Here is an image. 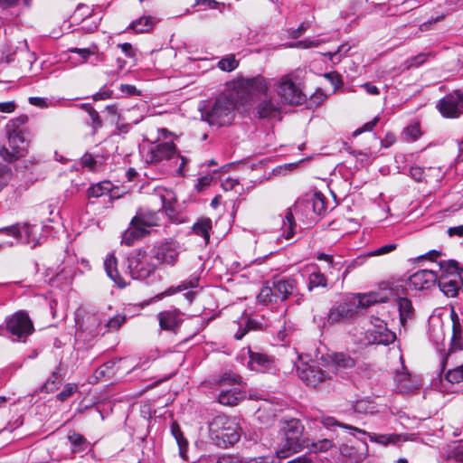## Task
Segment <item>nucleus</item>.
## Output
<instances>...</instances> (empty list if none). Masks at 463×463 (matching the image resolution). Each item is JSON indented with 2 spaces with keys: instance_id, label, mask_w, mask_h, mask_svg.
<instances>
[{
  "instance_id": "ddd939ff",
  "label": "nucleus",
  "mask_w": 463,
  "mask_h": 463,
  "mask_svg": "<svg viewBox=\"0 0 463 463\" xmlns=\"http://www.w3.org/2000/svg\"><path fill=\"white\" fill-rule=\"evenodd\" d=\"M437 109L444 118H456L463 114V93L454 91L439 100Z\"/></svg>"
},
{
  "instance_id": "de8ad7c7",
  "label": "nucleus",
  "mask_w": 463,
  "mask_h": 463,
  "mask_svg": "<svg viewBox=\"0 0 463 463\" xmlns=\"http://www.w3.org/2000/svg\"><path fill=\"white\" fill-rule=\"evenodd\" d=\"M78 390L76 383H67L61 392L57 395V399L61 402H65Z\"/></svg>"
},
{
  "instance_id": "338daca9",
  "label": "nucleus",
  "mask_w": 463,
  "mask_h": 463,
  "mask_svg": "<svg viewBox=\"0 0 463 463\" xmlns=\"http://www.w3.org/2000/svg\"><path fill=\"white\" fill-rule=\"evenodd\" d=\"M120 90L122 92H124L129 96L139 94V91L137 90V88L134 85L122 84L120 86Z\"/></svg>"
},
{
  "instance_id": "7ed1b4c3",
  "label": "nucleus",
  "mask_w": 463,
  "mask_h": 463,
  "mask_svg": "<svg viewBox=\"0 0 463 463\" xmlns=\"http://www.w3.org/2000/svg\"><path fill=\"white\" fill-rule=\"evenodd\" d=\"M236 102L233 92L217 97L208 109H202V119L211 126L222 127L230 125L235 117Z\"/></svg>"
},
{
  "instance_id": "c03bdc74",
  "label": "nucleus",
  "mask_w": 463,
  "mask_h": 463,
  "mask_svg": "<svg viewBox=\"0 0 463 463\" xmlns=\"http://www.w3.org/2000/svg\"><path fill=\"white\" fill-rule=\"evenodd\" d=\"M445 378L451 383H459L463 382V364L454 369L449 370L445 374Z\"/></svg>"
},
{
  "instance_id": "603ef678",
  "label": "nucleus",
  "mask_w": 463,
  "mask_h": 463,
  "mask_svg": "<svg viewBox=\"0 0 463 463\" xmlns=\"http://www.w3.org/2000/svg\"><path fill=\"white\" fill-rule=\"evenodd\" d=\"M217 463H250L239 455H225L220 458Z\"/></svg>"
},
{
  "instance_id": "9d476101",
  "label": "nucleus",
  "mask_w": 463,
  "mask_h": 463,
  "mask_svg": "<svg viewBox=\"0 0 463 463\" xmlns=\"http://www.w3.org/2000/svg\"><path fill=\"white\" fill-rule=\"evenodd\" d=\"M5 322L8 332L18 339H25L34 331L33 321L24 310L15 312Z\"/></svg>"
},
{
  "instance_id": "3c124183",
  "label": "nucleus",
  "mask_w": 463,
  "mask_h": 463,
  "mask_svg": "<svg viewBox=\"0 0 463 463\" xmlns=\"http://www.w3.org/2000/svg\"><path fill=\"white\" fill-rule=\"evenodd\" d=\"M317 260L326 261L328 265V269H336L339 270L342 267V264L340 262H335L334 260V258L332 255H328L326 253H320L317 256Z\"/></svg>"
},
{
  "instance_id": "412c9836",
  "label": "nucleus",
  "mask_w": 463,
  "mask_h": 463,
  "mask_svg": "<svg viewBox=\"0 0 463 463\" xmlns=\"http://www.w3.org/2000/svg\"><path fill=\"white\" fill-rule=\"evenodd\" d=\"M340 454L345 458L346 463H359L367 455V444L364 442L361 448L348 444H342L339 448Z\"/></svg>"
},
{
  "instance_id": "4d7b16f0",
  "label": "nucleus",
  "mask_w": 463,
  "mask_h": 463,
  "mask_svg": "<svg viewBox=\"0 0 463 463\" xmlns=\"http://www.w3.org/2000/svg\"><path fill=\"white\" fill-rule=\"evenodd\" d=\"M410 175L416 182H422L424 179V170L420 166H411L410 168Z\"/></svg>"
},
{
  "instance_id": "5701e85b",
  "label": "nucleus",
  "mask_w": 463,
  "mask_h": 463,
  "mask_svg": "<svg viewBox=\"0 0 463 463\" xmlns=\"http://www.w3.org/2000/svg\"><path fill=\"white\" fill-rule=\"evenodd\" d=\"M104 268L107 275L115 282L118 288H125L129 284L122 276L118 274L117 269V259L111 254L109 255L104 260Z\"/></svg>"
},
{
  "instance_id": "1a4fd4ad",
  "label": "nucleus",
  "mask_w": 463,
  "mask_h": 463,
  "mask_svg": "<svg viewBox=\"0 0 463 463\" xmlns=\"http://www.w3.org/2000/svg\"><path fill=\"white\" fill-rule=\"evenodd\" d=\"M321 423L326 429L334 430L335 427H340L345 430H349L359 434L366 435L370 439L371 441L379 443L383 446H387L389 444H396L400 439L401 436L395 433L392 434H376V433H368L364 430L358 429L352 425L345 424L339 422L336 419L331 416H324L321 418Z\"/></svg>"
},
{
  "instance_id": "c85d7f7f",
  "label": "nucleus",
  "mask_w": 463,
  "mask_h": 463,
  "mask_svg": "<svg viewBox=\"0 0 463 463\" xmlns=\"http://www.w3.org/2000/svg\"><path fill=\"white\" fill-rule=\"evenodd\" d=\"M68 440L71 444V450L72 453H81L86 451L90 443L86 438L77 432H71L68 435Z\"/></svg>"
},
{
  "instance_id": "c9c22d12",
  "label": "nucleus",
  "mask_w": 463,
  "mask_h": 463,
  "mask_svg": "<svg viewBox=\"0 0 463 463\" xmlns=\"http://www.w3.org/2000/svg\"><path fill=\"white\" fill-rule=\"evenodd\" d=\"M15 55L17 56L18 61L21 62V67L25 69H31L36 61V54L33 52L28 50L26 42L24 43V47L17 51Z\"/></svg>"
},
{
  "instance_id": "e433bc0d",
  "label": "nucleus",
  "mask_w": 463,
  "mask_h": 463,
  "mask_svg": "<svg viewBox=\"0 0 463 463\" xmlns=\"http://www.w3.org/2000/svg\"><path fill=\"white\" fill-rule=\"evenodd\" d=\"M80 107L89 114L90 120L87 123L92 128L93 133H95L103 125L99 112L90 104H81Z\"/></svg>"
},
{
  "instance_id": "4468645a",
  "label": "nucleus",
  "mask_w": 463,
  "mask_h": 463,
  "mask_svg": "<svg viewBox=\"0 0 463 463\" xmlns=\"http://www.w3.org/2000/svg\"><path fill=\"white\" fill-rule=\"evenodd\" d=\"M176 155L175 145L170 142L151 145L149 148L142 152V156L146 164H157L163 160H170Z\"/></svg>"
},
{
  "instance_id": "6ab92c4d",
  "label": "nucleus",
  "mask_w": 463,
  "mask_h": 463,
  "mask_svg": "<svg viewBox=\"0 0 463 463\" xmlns=\"http://www.w3.org/2000/svg\"><path fill=\"white\" fill-rule=\"evenodd\" d=\"M356 315V308L348 303L339 304L330 308L327 315V321L333 325L345 319L354 318Z\"/></svg>"
},
{
  "instance_id": "2f4dec72",
  "label": "nucleus",
  "mask_w": 463,
  "mask_h": 463,
  "mask_svg": "<svg viewBox=\"0 0 463 463\" xmlns=\"http://www.w3.org/2000/svg\"><path fill=\"white\" fill-rule=\"evenodd\" d=\"M398 309L400 315V322L405 326L408 319H411L414 315V309L411 301L406 298L398 299Z\"/></svg>"
},
{
  "instance_id": "774afa93",
  "label": "nucleus",
  "mask_w": 463,
  "mask_h": 463,
  "mask_svg": "<svg viewBox=\"0 0 463 463\" xmlns=\"http://www.w3.org/2000/svg\"><path fill=\"white\" fill-rule=\"evenodd\" d=\"M448 234L449 236L463 237V224L455 227H449L448 229Z\"/></svg>"
},
{
  "instance_id": "bf43d9fd",
  "label": "nucleus",
  "mask_w": 463,
  "mask_h": 463,
  "mask_svg": "<svg viewBox=\"0 0 463 463\" xmlns=\"http://www.w3.org/2000/svg\"><path fill=\"white\" fill-rule=\"evenodd\" d=\"M70 52L79 54L83 61H86L94 52L89 48H71Z\"/></svg>"
},
{
  "instance_id": "b1692460",
  "label": "nucleus",
  "mask_w": 463,
  "mask_h": 463,
  "mask_svg": "<svg viewBox=\"0 0 463 463\" xmlns=\"http://www.w3.org/2000/svg\"><path fill=\"white\" fill-rule=\"evenodd\" d=\"M327 363L335 371L352 369L355 365L354 358L345 353H335L328 355Z\"/></svg>"
},
{
  "instance_id": "a211bd4d",
  "label": "nucleus",
  "mask_w": 463,
  "mask_h": 463,
  "mask_svg": "<svg viewBox=\"0 0 463 463\" xmlns=\"http://www.w3.org/2000/svg\"><path fill=\"white\" fill-rule=\"evenodd\" d=\"M297 289V281L292 278H275L272 280V290H275L276 298L280 301L295 293Z\"/></svg>"
},
{
  "instance_id": "4c0bfd02",
  "label": "nucleus",
  "mask_w": 463,
  "mask_h": 463,
  "mask_svg": "<svg viewBox=\"0 0 463 463\" xmlns=\"http://www.w3.org/2000/svg\"><path fill=\"white\" fill-rule=\"evenodd\" d=\"M296 222L294 220V216L290 208H288L285 213L282 222V227L285 238L289 240L293 237L295 233Z\"/></svg>"
},
{
  "instance_id": "473e14b6",
  "label": "nucleus",
  "mask_w": 463,
  "mask_h": 463,
  "mask_svg": "<svg viewBox=\"0 0 463 463\" xmlns=\"http://www.w3.org/2000/svg\"><path fill=\"white\" fill-rule=\"evenodd\" d=\"M241 85L252 93H264L268 89L266 80L263 77L246 79L242 81Z\"/></svg>"
},
{
  "instance_id": "8fccbe9b",
  "label": "nucleus",
  "mask_w": 463,
  "mask_h": 463,
  "mask_svg": "<svg viewBox=\"0 0 463 463\" xmlns=\"http://www.w3.org/2000/svg\"><path fill=\"white\" fill-rule=\"evenodd\" d=\"M397 248V244L395 243H390L384 246H382L371 252L368 253V256H380L384 255L387 253H390L393 251Z\"/></svg>"
},
{
  "instance_id": "680f3d73",
  "label": "nucleus",
  "mask_w": 463,
  "mask_h": 463,
  "mask_svg": "<svg viewBox=\"0 0 463 463\" xmlns=\"http://www.w3.org/2000/svg\"><path fill=\"white\" fill-rule=\"evenodd\" d=\"M325 77L330 80V82L335 86V88H337L339 85L342 84L340 75L335 72L326 73Z\"/></svg>"
},
{
  "instance_id": "0eeeda50",
  "label": "nucleus",
  "mask_w": 463,
  "mask_h": 463,
  "mask_svg": "<svg viewBox=\"0 0 463 463\" xmlns=\"http://www.w3.org/2000/svg\"><path fill=\"white\" fill-rule=\"evenodd\" d=\"M439 275H438V286L449 298H454L463 285L462 271L456 260H450L439 263Z\"/></svg>"
},
{
  "instance_id": "58836bf2",
  "label": "nucleus",
  "mask_w": 463,
  "mask_h": 463,
  "mask_svg": "<svg viewBox=\"0 0 463 463\" xmlns=\"http://www.w3.org/2000/svg\"><path fill=\"white\" fill-rule=\"evenodd\" d=\"M327 286V279L326 275L320 271H314L308 277L307 289L312 291L315 288Z\"/></svg>"
},
{
  "instance_id": "a19ab883",
  "label": "nucleus",
  "mask_w": 463,
  "mask_h": 463,
  "mask_svg": "<svg viewBox=\"0 0 463 463\" xmlns=\"http://www.w3.org/2000/svg\"><path fill=\"white\" fill-rule=\"evenodd\" d=\"M258 299L260 303L264 305H268L272 302H278V299L276 298L275 290H272V285H267L262 287L258 295Z\"/></svg>"
},
{
  "instance_id": "f704fd0d",
  "label": "nucleus",
  "mask_w": 463,
  "mask_h": 463,
  "mask_svg": "<svg viewBox=\"0 0 463 463\" xmlns=\"http://www.w3.org/2000/svg\"><path fill=\"white\" fill-rule=\"evenodd\" d=\"M113 188L112 183L109 181H103L95 184H92L88 189L89 197L99 198L104 195H108Z\"/></svg>"
},
{
  "instance_id": "423d86ee",
  "label": "nucleus",
  "mask_w": 463,
  "mask_h": 463,
  "mask_svg": "<svg viewBox=\"0 0 463 463\" xmlns=\"http://www.w3.org/2000/svg\"><path fill=\"white\" fill-rule=\"evenodd\" d=\"M221 386L218 394V402L226 406H235L246 398V392L243 390L244 383L241 375L226 372L219 379Z\"/></svg>"
},
{
  "instance_id": "69168bd1",
  "label": "nucleus",
  "mask_w": 463,
  "mask_h": 463,
  "mask_svg": "<svg viewBox=\"0 0 463 463\" xmlns=\"http://www.w3.org/2000/svg\"><path fill=\"white\" fill-rule=\"evenodd\" d=\"M118 47L120 48L121 51L128 57H133L135 55L133 47L129 43H120Z\"/></svg>"
},
{
  "instance_id": "e2e57ef3",
  "label": "nucleus",
  "mask_w": 463,
  "mask_h": 463,
  "mask_svg": "<svg viewBox=\"0 0 463 463\" xmlns=\"http://www.w3.org/2000/svg\"><path fill=\"white\" fill-rule=\"evenodd\" d=\"M112 96V90H100L97 93H95L92 98L94 101L97 100H103L110 99Z\"/></svg>"
},
{
  "instance_id": "49530a36",
  "label": "nucleus",
  "mask_w": 463,
  "mask_h": 463,
  "mask_svg": "<svg viewBox=\"0 0 463 463\" xmlns=\"http://www.w3.org/2000/svg\"><path fill=\"white\" fill-rule=\"evenodd\" d=\"M379 301L378 295L374 293H370L367 295H363L359 298L357 307L365 308L368 307Z\"/></svg>"
},
{
  "instance_id": "2eb2a0df",
  "label": "nucleus",
  "mask_w": 463,
  "mask_h": 463,
  "mask_svg": "<svg viewBox=\"0 0 463 463\" xmlns=\"http://www.w3.org/2000/svg\"><path fill=\"white\" fill-rule=\"evenodd\" d=\"M279 95L288 104H301L305 100V96L299 88L288 76H283L279 81Z\"/></svg>"
},
{
  "instance_id": "09e8293b",
  "label": "nucleus",
  "mask_w": 463,
  "mask_h": 463,
  "mask_svg": "<svg viewBox=\"0 0 463 463\" xmlns=\"http://www.w3.org/2000/svg\"><path fill=\"white\" fill-rule=\"evenodd\" d=\"M312 207L313 211L317 214H321L326 210V203L322 194H315L312 199Z\"/></svg>"
},
{
  "instance_id": "bb28decb",
  "label": "nucleus",
  "mask_w": 463,
  "mask_h": 463,
  "mask_svg": "<svg viewBox=\"0 0 463 463\" xmlns=\"http://www.w3.org/2000/svg\"><path fill=\"white\" fill-rule=\"evenodd\" d=\"M451 318L453 322L452 326V337H451V344H450V352H454L456 350H463V341L461 337V326L459 323V319L458 315L455 313V311L451 312Z\"/></svg>"
},
{
  "instance_id": "aec40b11",
  "label": "nucleus",
  "mask_w": 463,
  "mask_h": 463,
  "mask_svg": "<svg viewBox=\"0 0 463 463\" xmlns=\"http://www.w3.org/2000/svg\"><path fill=\"white\" fill-rule=\"evenodd\" d=\"M248 354L250 357L249 367L250 370L264 373L272 368L274 360L268 354L260 352H253L250 349L248 350Z\"/></svg>"
},
{
  "instance_id": "72a5a7b5",
  "label": "nucleus",
  "mask_w": 463,
  "mask_h": 463,
  "mask_svg": "<svg viewBox=\"0 0 463 463\" xmlns=\"http://www.w3.org/2000/svg\"><path fill=\"white\" fill-rule=\"evenodd\" d=\"M171 432L175 437L176 443L179 447V454L184 458L186 459V451L188 448V442L184 439L183 432L181 430L180 426L176 422H173L171 425Z\"/></svg>"
},
{
  "instance_id": "f03ea898",
  "label": "nucleus",
  "mask_w": 463,
  "mask_h": 463,
  "mask_svg": "<svg viewBox=\"0 0 463 463\" xmlns=\"http://www.w3.org/2000/svg\"><path fill=\"white\" fill-rule=\"evenodd\" d=\"M210 439L219 448L227 449L237 443L241 431L236 418L217 415L209 424Z\"/></svg>"
},
{
  "instance_id": "9b49d317",
  "label": "nucleus",
  "mask_w": 463,
  "mask_h": 463,
  "mask_svg": "<svg viewBox=\"0 0 463 463\" xmlns=\"http://www.w3.org/2000/svg\"><path fill=\"white\" fill-rule=\"evenodd\" d=\"M298 371L299 378L307 386L314 388L331 380L329 373L323 370L317 362L304 364Z\"/></svg>"
},
{
  "instance_id": "dca6fc26",
  "label": "nucleus",
  "mask_w": 463,
  "mask_h": 463,
  "mask_svg": "<svg viewBox=\"0 0 463 463\" xmlns=\"http://www.w3.org/2000/svg\"><path fill=\"white\" fill-rule=\"evenodd\" d=\"M374 320L373 328L367 332L369 343L384 345L393 343L396 338L395 334L387 328L383 320L379 318Z\"/></svg>"
},
{
  "instance_id": "5fc2aeb1",
  "label": "nucleus",
  "mask_w": 463,
  "mask_h": 463,
  "mask_svg": "<svg viewBox=\"0 0 463 463\" xmlns=\"http://www.w3.org/2000/svg\"><path fill=\"white\" fill-rule=\"evenodd\" d=\"M114 365H115V363L112 361H109V362L105 363L104 364H102L99 368H98L95 371V373H94L95 378L100 379V378L106 376L107 371L112 369Z\"/></svg>"
},
{
  "instance_id": "f257e3e1",
  "label": "nucleus",
  "mask_w": 463,
  "mask_h": 463,
  "mask_svg": "<svg viewBox=\"0 0 463 463\" xmlns=\"http://www.w3.org/2000/svg\"><path fill=\"white\" fill-rule=\"evenodd\" d=\"M27 121L26 115H21L7 122L5 130L8 139V146L0 148V156L6 162L12 163L27 153Z\"/></svg>"
},
{
  "instance_id": "0e129e2a",
  "label": "nucleus",
  "mask_w": 463,
  "mask_h": 463,
  "mask_svg": "<svg viewBox=\"0 0 463 463\" xmlns=\"http://www.w3.org/2000/svg\"><path fill=\"white\" fill-rule=\"evenodd\" d=\"M308 25L306 23H302L297 29L291 32V37L293 39L299 38L307 29Z\"/></svg>"
},
{
  "instance_id": "052dcab7",
  "label": "nucleus",
  "mask_w": 463,
  "mask_h": 463,
  "mask_svg": "<svg viewBox=\"0 0 463 463\" xmlns=\"http://www.w3.org/2000/svg\"><path fill=\"white\" fill-rule=\"evenodd\" d=\"M331 447V441L328 439L320 440L318 443L313 444V449L317 451H325Z\"/></svg>"
},
{
  "instance_id": "6e6552de",
  "label": "nucleus",
  "mask_w": 463,
  "mask_h": 463,
  "mask_svg": "<svg viewBox=\"0 0 463 463\" xmlns=\"http://www.w3.org/2000/svg\"><path fill=\"white\" fill-rule=\"evenodd\" d=\"M127 269L131 279L144 280L156 271V266L145 250H133L127 257Z\"/></svg>"
},
{
  "instance_id": "864d4df0",
  "label": "nucleus",
  "mask_w": 463,
  "mask_h": 463,
  "mask_svg": "<svg viewBox=\"0 0 463 463\" xmlns=\"http://www.w3.org/2000/svg\"><path fill=\"white\" fill-rule=\"evenodd\" d=\"M431 53H419L408 61V67H419L425 62Z\"/></svg>"
},
{
  "instance_id": "13d9d810",
  "label": "nucleus",
  "mask_w": 463,
  "mask_h": 463,
  "mask_svg": "<svg viewBox=\"0 0 463 463\" xmlns=\"http://www.w3.org/2000/svg\"><path fill=\"white\" fill-rule=\"evenodd\" d=\"M80 163L83 167L93 169L96 165V160L94 159L92 155L86 153L80 158Z\"/></svg>"
},
{
  "instance_id": "39448f33",
  "label": "nucleus",
  "mask_w": 463,
  "mask_h": 463,
  "mask_svg": "<svg viewBox=\"0 0 463 463\" xmlns=\"http://www.w3.org/2000/svg\"><path fill=\"white\" fill-rule=\"evenodd\" d=\"M304 426L298 419L281 421L282 448L277 451L279 458H287L290 453L299 451L307 447L303 439Z\"/></svg>"
},
{
  "instance_id": "f8f14e48",
  "label": "nucleus",
  "mask_w": 463,
  "mask_h": 463,
  "mask_svg": "<svg viewBox=\"0 0 463 463\" xmlns=\"http://www.w3.org/2000/svg\"><path fill=\"white\" fill-rule=\"evenodd\" d=\"M180 252V243L170 239L154 247L153 257L163 265L175 266Z\"/></svg>"
},
{
  "instance_id": "a18cd8bd",
  "label": "nucleus",
  "mask_w": 463,
  "mask_h": 463,
  "mask_svg": "<svg viewBox=\"0 0 463 463\" xmlns=\"http://www.w3.org/2000/svg\"><path fill=\"white\" fill-rule=\"evenodd\" d=\"M197 283H198V279H196V278L190 279L186 281L182 282L175 288H168L165 291V294L172 295L175 292L183 291V290H185L190 288H195L197 286Z\"/></svg>"
},
{
  "instance_id": "7c9ffc66",
  "label": "nucleus",
  "mask_w": 463,
  "mask_h": 463,
  "mask_svg": "<svg viewBox=\"0 0 463 463\" xmlns=\"http://www.w3.org/2000/svg\"><path fill=\"white\" fill-rule=\"evenodd\" d=\"M213 224L210 218H201L193 226V231L198 236L203 238L204 243L208 244L210 241V231Z\"/></svg>"
},
{
  "instance_id": "6e6d98bb",
  "label": "nucleus",
  "mask_w": 463,
  "mask_h": 463,
  "mask_svg": "<svg viewBox=\"0 0 463 463\" xmlns=\"http://www.w3.org/2000/svg\"><path fill=\"white\" fill-rule=\"evenodd\" d=\"M0 232L5 233L8 236H12L14 238H20L21 232L18 225H11L7 227L0 228Z\"/></svg>"
},
{
  "instance_id": "79ce46f5",
  "label": "nucleus",
  "mask_w": 463,
  "mask_h": 463,
  "mask_svg": "<svg viewBox=\"0 0 463 463\" xmlns=\"http://www.w3.org/2000/svg\"><path fill=\"white\" fill-rule=\"evenodd\" d=\"M256 326H257V323L254 322L250 318H247L245 320H242L239 324V328H238L237 332L234 335L235 339L241 340L247 334V332L250 329L256 328Z\"/></svg>"
},
{
  "instance_id": "20e7f679",
  "label": "nucleus",
  "mask_w": 463,
  "mask_h": 463,
  "mask_svg": "<svg viewBox=\"0 0 463 463\" xmlns=\"http://www.w3.org/2000/svg\"><path fill=\"white\" fill-rule=\"evenodd\" d=\"M158 225L159 218L156 212L139 209L131 219L128 228L122 233L121 243L132 246L137 241L149 235V228Z\"/></svg>"
},
{
  "instance_id": "f3484780",
  "label": "nucleus",
  "mask_w": 463,
  "mask_h": 463,
  "mask_svg": "<svg viewBox=\"0 0 463 463\" xmlns=\"http://www.w3.org/2000/svg\"><path fill=\"white\" fill-rule=\"evenodd\" d=\"M438 274L432 269H420L410 276L408 286L411 289H429L436 284Z\"/></svg>"
},
{
  "instance_id": "ea45409f",
  "label": "nucleus",
  "mask_w": 463,
  "mask_h": 463,
  "mask_svg": "<svg viewBox=\"0 0 463 463\" xmlns=\"http://www.w3.org/2000/svg\"><path fill=\"white\" fill-rule=\"evenodd\" d=\"M126 321V316L122 314H117L108 319L103 318L104 327L107 331L118 330Z\"/></svg>"
},
{
  "instance_id": "4be33fe9",
  "label": "nucleus",
  "mask_w": 463,
  "mask_h": 463,
  "mask_svg": "<svg viewBox=\"0 0 463 463\" xmlns=\"http://www.w3.org/2000/svg\"><path fill=\"white\" fill-rule=\"evenodd\" d=\"M159 326L163 330L175 331L182 323L181 313L177 310H167L158 314Z\"/></svg>"
},
{
  "instance_id": "393cba45",
  "label": "nucleus",
  "mask_w": 463,
  "mask_h": 463,
  "mask_svg": "<svg viewBox=\"0 0 463 463\" xmlns=\"http://www.w3.org/2000/svg\"><path fill=\"white\" fill-rule=\"evenodd\" d=\"M279 105L276 104L271 99H265L260 101L255 107V116L259 118H267L275 117L279 112Z\"/></svg>"
},
{
  "instance_id": "cd10ccee",
  "label": "nucleus",
  "mask_w": 463,
  "mask_h": 463,
  "mask_svg": "<svg viewBox=\"0 0 463 463\" xmlns=\"http://www.w3.org/2000/svg\"><path fill=\"white\" fill-rule=\"evenodd\" d=\"M61 371L62 366L60 363L57 368L52 373L50 378L42 386V391L45 392H52L57 390L63 381Z\"/></svg>"
},
{
  "instance_id": "a878e982",
  "label": "nucleus",
  "mask_w": 463,
  "mask_h": 463,
  "mask_svg": "<svg viewBox=\"0 0 463 463\" xmlns=\"http://www.w3.org/2000/svg\"><path fill=\"white\" fill-rule=\"evenodd\" d=\"M103 317L101 314H88L85 317L84 326L91 336L104 335L106 331H102Z\"/></svg>"
},
{
  "instance_id": "c756f323",
  "label": "nucleus",
  "mask_w": 463,
  "mask_h": 463,
  "mask_svg": "<svg viewBox=\"0 0 463 463\" xmlns=\"http://www.w3.org/2000/svg\"><path fill=\"white\" fill-rule=\"evenodd\" d=\"M156 24V20L152 16H141L133 21L129 27L137 33H145L150 32Z\"/></svg>"
},
{
  "instance_id": "37998d69",
  "label": "nucleus",
  "mask_w": 463,
  "mask_h": 463,
  "mask_svg": "<svg viewBox=\"0 0 463 463\" xmlns=\"http://www.w3.org/2000/svg\"><path fill=\"white\" fill-rule=\"evenodd\" d=\"M239 65V61L235 59L234 55H228L218 62V67L223 71H232Z\"/></svg>"
}]
</instances>
